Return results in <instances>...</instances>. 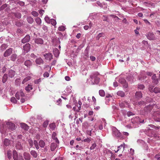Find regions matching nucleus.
<instances>
[{
	"instance_id": "obj_36",
	"label": "nucleus",
	"mask_w": 160,
	"mask_h": 160,
	"mask_svg": "<svg viewBox=\"0 0 160 160\" xmlns=\"http://www.w3.org/2000/svg\"><path fill=\"white\" fill-rule=\"evenodd\" d=\"M49 127L51 129L53 130L55 129L56 128V125L55 123H52L49 124Z\"/></svg>"
},
{
	"instance_id": "obj_44",
	"label": "nucleus",
	"mask_w": 160,
	"mask_h": 160,
	"mask_svg": "<svg viewBox=\"0 0 160 160\" xmlns=\"http://www.w3.org/2000/svg\"><path fill=\"white\" fill-rule=\"evenodd\" d=\"M12 152L10 150H8L7 152V155L8 158L10 159L12 157Z\"/></svg>"
},
{
	"instance_id": "obj_35",
	"label": "nucleus",
	"mask_w": 160,
	"mask_h": 160,
	"mask_svg": "<svg viewBox=\"0 0 160 160\" xmlns=\"http://www.w3.org/2000/svg\"><path fill=\"white\" fill-rule=\"evenodd\" d=\"M27 20L28 22L30 24L32 23L33 21V19L31 17H28L27 18Z\"/></svg>"
},
{
	"instance_id": "obj_31",
	"label": "nucleus",
	"mask_w": 160,
	"mask_h": 160,
	"mask_svg": "<svg viewBox=\"0 0 160 160\" xmlns=\"http://www.w3.org/2000/svg\"><path fill=\"white\" fill-rule=\"evenodd\" d=\"M117 95L121 97H123L125 96L124 92L122 91H119L117 93Z\"/></svg>"
},
{
	"instance_id": "obj_10",
	"label": "nucleus",
	"mask_w": 160,
	"mask_h": 160,
	"mask_svg": "<svg viewBox=\"0 0 160 160\" xmlns=\"http://www.w3.org/2000/svg\"><path fill=\"white\" fill-rule=\"evenodd\" d=\"M24 64L28 68H29L32 66V62L29 60H27L24 62Z\"/></svg>"
},
{
	"instance_id": "obj_62",
	"label": "nucleus",
	"mask_w": 160,
	"mask_h": 160,
	"mask_svg": "<svg viewBox=\"0 0 160 160\" xmlns=\"http://www.w3.org/2000/svg\"><path fill=\"white\" fill-rule=\"evenodd\" d=\"M143 21L146 24H148L149 25H151V23L147 19H144Z\"/></svg>"
},
{
	"instance_id": "obj_28",
	"label": "nucleus",
	"mask_w": 160,
	"mask_h": 160,
	"mask_svg": "<svg viewBox=\"0 0 160 160\" xmlns=\"http://www.w3.org/2000/svg\"><path fill=\"white\" fill-rule=\"evenodd\" d=\"M101 37L105 38V35L104 33H99L96 37V39L97 40H99L100 38Z\"/></svg>"
},
{
	"instance_id": "obj_30",
	"label": "nucleus",
	"mask_w": 160,
	"mask_h": 160,
	"mask_svg": "<svg viewBox=\"0 0 160 160\" xmlns=\"http://www.w3.org/2000/svg\"><path fill=\"white\" fill-rule=\"evenodd\" d=\"M17 55L16 54H12L10 58L11 60L13 61H15L17 58Z\"/></svg>"
},
{
	"instance_id": "obj_34",
	"label": "nucleus",
	"mask_w": 160,
	"mask_h": 160,
	"mask_svg": "<svg viewBox=\"0 0 160 160\" xmlns=\"http://www.w3.org/2000/svg\"><path fill=\"white\" fill-rule=\"evenodd\" d=\"M8 78V75L7 74H5L2 78V82L3 83H5L7 81Z\"/></svg>"
},
{
	"instance_id": "obj_57",
	"label": "nucleus",
	"mask_w": 160,
	"mask_h": 160,
	"mask_svg": "<svg viewBox=\"0 0 160 160\" xmlns=\"http://www.w3.org/2000/svg\"><path fill=\"white\" fill-rule=\"evenodd\" d=\"M56 133L55 132H52V139H54L55 138H56Z\"/></svg>"
},
{
	"instance_id": "obj_1",
	"label": "nucleus",
	"mask_w": 160,
	"mask_h": 160,
	"mask_svg": "<svg viewBox=\"0 0 160 160\" xmlns=\"http://www.w3.org/2000/svg\"><path fill=\"white\" fill-rule=\"evenodd\" d=\"M8 129L11 131H13L15 129V125L11 122H8L7 123ZM8 129L6 128V125L2 124L0 127V132L2 133V137L5 136L7 133Z\"/></svg>"
},
{
	"instance_id": "obj_60",
	"label": "nucleus",
	"mask_w": 160,
	"mask_h": 160,
	"mask_svg": "<svg viewBox=\"0 0 160 160\" xmlns=\"http://www.w3.org/2000/svg\"><path fill=\"white\" fill-rule=\"evenodd\" d=\"M49 76V74L47 72H46L43 74V76L44 77H48Z\"/></svg>"
},
{
	"instance_id": "obj_24",
	"label": "nucleus",
	"mask_w": 160,
	"mask_h": 160,
	"mask_svg": "<svg viewBox=\"0 0 160 160\" xmlns=\"http://www.w3.org/2000/svg\"><path fill=\"white\" fill-rule=\"evenodd\" d=\"M16 147L17 149L19 150L22 149L23 148L20 142H18L16 143Z\"/></svg>"
},
{
	"instance_id": "obj_29",
	"label": "nucleus",
	"mask_w": 160,
	"mask_h": 160,
	"mask_svg": "<svg viewBox=\"0 0 160 160\" xmlns=\"http://www.w3.org/2000/svg\"><path fill=\"white\" fill-rule=\"evenodd\" d=\"M96 4L101 8H103L106 6L105 3H101L99 1H97Z\"/></svg>"
},
{
	"instance_id": "obj_51",
	"label": "nucleus",
	"mask_w": 160,
	"mask_h": 160,
	"mask_svg": "<svg viewBox=\"0 0 160 160\" xmlns=\"http://www.w3.org/2000/svg\"><path fill=\"white\" fill-rule=\"evenodd\" d=\"M96 146V143H94L92 144V146L90 147V149L91 150L94 149Z\"/></svg>"
},
{
	"instance_id": "obj_14",
	"label": "nucleus",
	"mask_w": 160,
	"mask_h": 160,
	"mask_svg": "<svg viewBox=\"0 0 160 160\" xmlns=\"http://www.w3.org/2000/svg\"><path fill=\"white\" fill-rule=\"evenodd\" d=\"M57 147V144L54 142H52L50 144V150L52 152L54 151L55 149H56Z\"/></svg>"
},
{
	"instance_id": "obj_49",
	"label": "nucleus",
	"mask_w": 160,
	"mask_h": 160,
	"mask_svg": "<svg viewBox=\"0 0 160 160\" xmlns=\"http://www.w3.org/2000/svg\"><path fill=\"white\" fill-rule=\"evenodd\" d=\"M15 15L16 17L18 18H20L21 17V14L19 12H17L15 13Z\"/></svg>"
},
{
	"instance_id": "obj_37",
	"label": "nucleus",
	"mask_w": 160,
	"mask_h": 160,
	"mask_svg": "<svg viewBox=\"0 0 160 160\" xmlns=\"http://www.w3.org/2000/svg\"><path fill=\"white\" fill-rule=\"evenodd\" d=\"M35 21L37 23L38 25H40L42 21L40 18L39 17L35 19Z\"/></svg>"
},
{
	"instance_id": "obj_32",
	"label": "nucleus",
	"mask_w": 160,
	"mask_h": 160,
	"mask_svg": "<svg viewBox=\"0 0 160 160\" xmlns=\"http://www.w3.org/2000/svg\"><path fill=\"white\" fill-rule=\"evenodd\" d=\"M30 154L34 158H36L37 157V153L34 150H32L30 152Z\"/></svg>"
},
{
	"instance_id": "obj_11",
	"label": "nucleus",
	"mask_w": 160,
	"mask_h": 160,
	"mask_svg": "<svg viewBox=\"0 0 160 160\" xmlns=\"http://www.w3.org/2000/svg\"><path fill=\"white\" fill-rule=\"evenodd\" d=\"M30 38V36L28 35H27L22 40L21 42L23 43H27L29 41Z\"/></svg>"
},
{
	"instance_id": "obj_25",
	"label": "nucleus",
	"mask_w": 160,
	"mask_h": 160,
	"mask_svg": "<svg viewBox=\"0 0 160 160\" xmlns=\"http://www.w3.org/2000/svg\"><path fill=\"white\" fill-rule=\"evenodd\" d=\"M13 158L14 160H18L17 152L15 150H14L13 151Z\"/></svg>"
},
{
	"instance_id": "obj_33",
	"label": "nucleus",
	"mask_w": 160,
	"mask_h": 160,
	"mask_svg": "<svg viewBox=\"0 0 160 160\" xmlns=\"http://www.w3.org/2000/svg\"><path fill=\"white\" fill-rule=\"evenodd\" d=\"M33 88L32 86L30 84H28V85L25 87V90L28 92H29L31 90H32Z\"/></svg>"
},
{
	"instance_id": "obj_45",
	"label": "nucleus",
	"mask_w": 160,
	"mask_h": 160,
	"mask_svg": "<svg viewBox=\"0 0 160 160\" xmlns=\"http://www.w3.org/2000/svg\"><path fill=\"white\" fill-rule=\"evenodd\" d=\"M15 25L18 27H21L22 25V22L20 21H17L16 22Z\"/></svg>"
},
{
	"instance_id": "obj_48",
	"label": "nucleus",
	"mask_w": 160,
	"mask_h": 160,
	"mask_svg": "<svg viewBox=\"0 0 160 160\" xmlns=\"http://www.w3.org/2000/svg\"><path fill=\"white\" fill-rule=\"evenodd\" d=\"M65 29L66 28L64 26H62L58 28V29L60 31H63L65 30Z\"/></svg>"
},
{
	"instance_id": "obj_59",
	"label": "nucleus",
	"mask_w": 160,
	"mask_h": 160,
	"mask_svg": "<svg viewBox=\"0 0 160 160\" xmlns=\"http://www.w3.org/2000/svg\"><path fill=\"white\" fill-rule=\"evenodd\" d=\"M71 88V87H67L66 89V91H67L68 93H70L72 92V90L70 88Z\"/></svg>"
},
{
	"instance_id": "obj_21",
	"label": "nucleus",
	"mask_w": 160,
	"mask_h": 160,
	"mask_svg": "<svg viewBox=\"0 0 160 160\" xmlns=\"http://www.w3.org/2000/svg\"><path fill=\"white\" fill-rule=\"evenodd\" d=\"M120 108H123L128 106V103L126 102H120L119 104Z\"/></svg>"
},
{
	"instance_id": "obj_7",
	"label": "nucleus",
	"mask_w": 160,
	"mask_h": 160,
	"mask_svg": "<svg viewBox=\"0 0 160 160\" xmlns=\"http://www.w3.org/2000/svg\"><path fill=\"white\" fill-rule=\"evenodd\" d=\"M119 82L123 85V87L124 88H127L128 87V84L126 82V80L124 78H120L119 80Z\"/></svg>"
},
{
	"instance_id": "obj_17",
	"label": "nucleus",
	"mask_w": 160,
	"mask_h": 160,
	"mask_svg": "<svg viewBox=\"0 0 160 160\" xmlns=\"http://www.w3.org/2000/svg\"><path fill=\"white\" fill-rule=\"evenodd\" d=\"M23 157L25 160H30L31 159V156L27 152H25L23 154Z\"/></svg>"
},
{
	"instance_id": "obj_58",
	"label": "nucleus",
	"mask_w": 160,
	"mask_h": 160,
	"mask_svg": "<svg viewBox=\"0 0 160 160\" xmlns=\"http://www.w3.org/2000/svg\"><path fill=\"white\" fill-rule=\"evenodd\" d=\"M15 97L17 99H20V94L18 92H17L15 94Z\"/></svg>"
},
{
	"instance_id": "obj_6",
	"label": "nucleus",
	"mask_w": 160,
	"mask_h": 160,
	"mask_svg": "<svg viewBox=\"0 0 160 160\" xmlns=\"http://www.w3.org/2000/svg\"><path fill=\"white\" fill-rule=\"evenodd\" d=\"M153 107L152 105H149L146 106L144 109V115L148 114L150 113Z\"/></svg>"
},
{
	"instance_id": "obj_12",
	"label": "nucleus",
	"mask_w": 160,
	"mask_h": 160,
	"mask_svg": "<svg viewBox=\"0 0 160 160\" xmlns=\"http://www.w3.org/2000/svg\"><path fill=\"white\" fill-rule=\"evenodd\" d=\"M43 56L46 59L49 60V61H51L52 58V55L50 53H46L43 55Z\"/></svg>"
},
{
	"instance_id": "obj_20",
	"label": "nucleus",
	"mask_w": 160,
	"mask_h": 160,
	"mask_svg": "<svg viewBox=\"0 0 160 160\" xmlns=\"http://www.w3.org/2000/svg\"><path fill=\"white\" fill-rule=\"evenodd\" d=\"M53 54L56 57H58L59 54V50L57 48H55L53 50Z\"/></svg>"
},
{
	"instance_id": "obj_43",
	"label": "nucleus",
	"mask_w": 160,
	"mask_h": 160,
	"mask_svg": "<svg viewBox=\"0 0 160 160\" xmlns=\"http://www.w3.org/2000/svg\"><path fill=\"white\" fill-rule=\"evenodd\" d=\"M11 101L13 103H16L17 102V100L14 97H12L10 99Z\"/></svg>"
},
{
	"instance_id": "obj_3",
	"label": "nucleus",
	"mask_w": 160,
	"mask_h": 160,
	"mask_svg": "<svg viewBox=\"0 0 160 160\" xmlns=\"http://www.w3.org/2000/svg\"><path fill=\"white\" fill-rule=\"evenodd\" d=\"M112 134L113 136L119 138L120 139H123L124 138L123 136L122 135L121 133L115 128H113L112 129Z\"/></svg>"
},
{
	"instance_id": "obj_5",
	"label": "nucleus",
	"mask_w": 160,
	"mask_h": 160,
	"mask_svg": "<svg viewBox=\"0 0 160 160\" xmlns=\"http://www.w3.org/2000/svg\"><path fill=\"white\" fill-rule=\"evenodd\" d=\"M147 38L150 40H155L157 38L152 32H148L146 34Z\"/></svg>"
},
{
	"instance_id": "obj_13",
	"label": "nucleus",
	"mask_w": 160,
	"mask_h": 160,
	"mask_svg": "<svg viewBox=\"0 0 160 160\" xmlns=\"http://www.w3.org/2000/svg\"><path fill=\"white\" fill-rule=\"evenodd\" d=\"M140 121V118L138 117H135L132 118L131 120V122L133 124H138Z\"/></svg>"
},
{
	"instance_id": "obj_39",
	"label": "nucleus",
	"mask_w": 160,
	"mask_h": 160,
	"mask_svg": "<svg viewBox=\"0 0 160 160\" xmlns=\"http://www.w3.org/2000/svg\"><path fill=\"white\" fill-rule=\"evenodd\" d=\"M99 95L102 97H104L105 95V93L104 90H100L99 92Z\"/></svg>"
},
{
	"instance_id": "obj_16",
	"label": "nucleus",
	"mask_w": 160,
	"mask_h": 160,
	"mask_svg": "<svg viewBox=\"0 0 160 160\" xmlns=\"http://www.w3.org/2000/svg\"><path fill=\"white\" fill-rule=\"evenodd\" d=\"M35 62L37 64L39 65L43 64L44 63L43 60L41 58H37L36 59Z\"/></svg>"
},
{
	"instance_id": "obj_19",
	"label": "nucleus",
	"mask_w": 160,
	"mask_h": 160,
	"mask_svg": "<svg viewBox=\"0 0 160 160\" xmlns=\"http://www.w3.org/2000/svg\"><path fill=\"white\" fill-rule=\"evenodd\" d=\"M8 72L9 76L11 78L13 77L15 75V72L12 69L9 70Z\"/></svg>"
},
{
	"instance_id": "obj_56",
	"label": "nucleus",
	"mask_w": 160,
	"mask_h": 160,
	"mask_svg": "<svg viewBox=\"0 0 160 160\" xmlns=\"http://www.w3.org/2000/svg\"><path fill=\"white\" fill-rule=\"evenodd\" d=\"M18 92L21 97H23L24 96V94L22 90H21L19 92Z\"/></svg>"
},
{
	"instance_id": "obj_9",
	"label": "nucleus",
	"mask_w": 160,
	"mask_h": 160,
	"mask_svg": "<svg viewBox=\"0 0 160 160\" xmlns=\"http://www.w3.org/2000/svg\"><path fill=\"white\" fill-rule=\"evenodd\" d=\"M31 48V45L29 43H27L23 46V49L25 53L28 52Z\"/></svg>"
},
{
	"instance_id": "obj_2",
	"label": "nucleus",
	"mask_w": 160,
	"mask_h": 160,
	"mask_svg": "<svg viewBox=\"0 0 160 160\" xmlns=\"http://www.w3.org/2000/svg\"><path fill=\"white\" fill-rule=\"evenodd\" d=\"M98 74L97 72H94L90 75L89 82L91 84H97L99 83L100 78L98 77Z\"/></svg>"
},
{
	"instance_id": "obj_4",
	"label": "nucleus",
	"mask_w": 160,
	"mask_h": 160,
	"mask_svg": "<svg viewBox=\"0 0 160 160\" xmlns=\"http://www.w3.org/2000/svg\"><path fill=\"white\" fill-rule=\"evenodd\" d=\"M153 87L152 85L149 86L148 90L151 92H154L155 93H160V88L156 87L154 88Z\"/></svg>"
},
{
	"instance_id": "obj_42",
	"label": "nucleus",
	"mask_w": 160,
	"mask_h": 160,
	"mask_svg": "<svg viewBox=\"0 0 160 160\" xmlns=\"http://www.w3.org/2000/svg\"><path fill=\"white\" fill-rule=\"evenodd\" d=\"M8 46L7 44H3L1 46V48L2 50H4L8 48Z\"/></svg>"
},
{
	"instance_id": "obj_22",
	"label": "nucleus",
	"mask_w": 160,
	"mask_h": 160,
	"mask_svg": "<svg viewBox=\"0 0 160 160\" xmlns=\"http://www.w3.org/2000/svg\"><path fill=\"white\" fill-rule=\"evenodd\" d=\"M20 126L22 128L26 130H28L29 129V127L25 123H21Z\"/></svg>"
},
{
	"instance_id": "obj_50",
	"label": "nucleus",
	"mask_w": 160,
	"mask_h": 160,
	"mask_svg": "<svg viewBox=\"0 0 160 160\" xmlns=\"http://www.w3.org/2000/svg\"><path fill=\"white\" fill-rule=\"evenodd\" d=\"M44 19L47 22L49 23L50 22V20L48 16H46L45 17Z\"/></svg>"
},
{
	"instance_id": "obj_8",
	"label": "nucleus",
	"mask_w": 160,
	"mask_h": 160,
	"mask_svg": "<svg viewBox=\"0 0 160 160\" xmlns=\"http://www.w3.org/2000/svg\"><path fill=\"white\" fill-rule=\"evenodd\" d=\"M13 49L10 48L6 50L3 56L4 57H8L10 56L12 53Z\"/></svg>"
},
{
	"instance_id": "obj_47",
	"label": "nucleus",
	"mask_w": 160,
	"mask_h": 160,
	"mask_svg": "<svg viewBox=\"0 0 160 160\" xmlns=\"http://www.w3.org/2000/svg\"><path fill=\"white\" fill-rule=\"evenodd\" d=\"M48 121L46 120L43 123V126L44 128H46L47 127L48 125Z\"/></svg>"
},
{
	"instance_id": "obj_54",
	"label": "nucleus",
	"mask_w": 160,
	"mask_h": 160,
	"mask_svg": "<svg viewBox=\"0 0 160 160\" xmlns=\"http://www.w3.org/2000/svg\"><path fill=\"white\" fill-rule=\"evenodd\" d=\"M134 114L132 112H128L127 113V115L128 117H130L131 115H133Z\"/></svg>"
},
{
	"instance_id": "obj_61",
	"label": "nucleus",
	"mask_w": 160,
	"mask_h": 160,
	"mask_svg": "<svg viewBox=\"0 0 160 160\" xmlns=\"http://www.w3.org/2000/svg\"><path fill=\"white\" fill-rule=\"evenodd\" d=\"M77 108L76 112H79L81 109V106H79L78 105H76Z\"/></svg>"
},
{
	"instance_id": "obj_41",
	"label": "nucleus",
	"mask_w": 160,
	"mask_h": 160,
	"mask_svg": "<svg viewBox=\"0 0 160 160\" xmlns=\"http://www.w3.org/2000/svg\"><path fill=\"white\" fill-rule=\"evenodd\" d=\"M50 22L53 26L55 25L56 24V22L54 19H50Z\"/></svg>"
},
{
	"instance_id": "obj_64",
	"label": "nucleus",
	"mask_w": 160,
	"mask_h": 160,
	"mask_svg": "<svg viewBox=\"0 0 160 160\" xmlns=\"http://www.w3.org/2000/svg\"><path fill=\"white\" fill-rule=\"evenodd\" d=\"M154 119L157 122H160V117H156L154 118Z\"/></svg>"
},
{
	"instance_id": "obj_40",
	"label": "nucleus",
	"mask_w": 160,
	"mask_h": 160,
	"mask_svg": "<svg viewBox=\"0 0 160 160\" xmlns=\"http://www.w3.org/2000/svg\"><path fill=\"white\" fill-rule=\"evenodd\" d=\"M28 142L30 147H32L33 146V142L32 140L31 139H29L28 140Z\"/></svg>"
},
{
	"instance_id": "obj_27",
	"label": "nucleus",
	"mask_w": 160,
	"mask_h": 160,
	"mask_svg": "<svg viewBox=\"0 0 160 160\" xmlns=\"http://www.w3.org/2000/svg\"><path fill=\"white\" fill-rule=\"evenodd\" d=\"M122 148H123V150L125 148V144L124 143H123V144H121L119 146H118V149L116 151H115L116 152H118Z\"/></svg>"
},
{
	"instance_id": "obj_18",
	"label": "nucleus",
	"mask_w": 160,
	"mask_h": 160,
	"mask_svg": "<svg viewBox=\"0 0 160 160\" xmlns=\"http://www.w3.org/2000/svg\"><path fill=\"white\" fill-rule=\"evenodd\" d=\"M135 98L139 99L141 98L142 96V94L141 91L137 92L135 94Z\"/></svg>"
},
{
	"instance_id": "obj_63",
	"label": "nucleus",
	"mask_w": 160,
	"mask_h": 160,
	"mask_svg": "<svg viewBox=\"0 0 160 160\" xmlns=\"http://www.w3.org/2000/svg\"><path fill=\"white\" fill-rule=\"evenodd\" d=\"M7 7L6 4H4L2 5L0 8V10H2Z\"/></svg>"
},
{
	"instance_id": "obj_52",
	"label": "nucleus",
	"mask_w": 160,
	"mask_h": 160,
	"mask_svg": "<svg viewBox=\"0 0 160 160\" xmlns=\"http://www.w3.org/2000/svg\"><path fill=\"white\" fill-rule=\"evenodd\" d=\"M30 79V78L28 77H27L26 78H24L23 81H22V84H24V83H25V82H27Z\"/></svg>"
},
{
	"instance_id": "obj_46",
	"label": "nucleus",
	"mask_w": 160,
	"mask_h": 160,
	"mask_svg": "<svg viewBox=\"0 0 160 160\" xmlns=\"http://www.w3.org/2000/svg\"><path fill=\"white\" fill-rule=\"evenodd\" d=\"M32 14L34 17H37L38 15V14L35 11H33L31 12Z\"/></svg>"
},
{
	"instance_id": "obj_38",
	"label": "nucleus",
	"mask_w": 160,
	"mask_h": 160,
	"mask_svg": "<svg viewBox=\"0 0 160 160\" xmlns=\"http://www.w3.org/2000/svg\"><path fill=\"white\" fill-rule=\"evenodd\" d=\"M138 89L143 90L145 88L144 85L142 84H138Z\"/></svg>"
},
{
	"instance_id": "obj_15",
	"label": "nucleus",
	"mask_w": 160,
	"mask_h": 160,
	"mask_svg": "<svg viewBox=\"0 0 160 160\" xmlns=\"http://www.w3.org/2000/svg\"><path fill=\"white\" fill-rule=\"evenodd\" d=\"M34 42L38 44H42L43 43V40L41 38H37L34 40Z\"/></svg>"
},
{
	"instance_id": "obj_53",
	"label": "nucleus",
	"mask_w": 160,
	"mask_h": 160,
	"mask_svg": "<svg viewBox=\"0 0 160 160\" xmlns=\"http://www.w3.org/2000/svg\"><path fill=\"white\" fill-rule=\"evenodd\" d=\"M87 73V70L86 69H84L82 70V73L83 75H86Z\"/></svg>"
},
{
	"instance_id": "obj_26",
	"label": "nucleus",
	"mask_w": 160,
	"mask_h": 160,
	"mask_svg": "<svg viewBox=\"0 0 160 160\" xmlns=\"http://www.w3.org/2000/svg\"><path fill=\"white\" fill-rule=\"evenodd\" d=\"M38 144L40 147L42 148L44 147L45 144V142L43 140H41L38 142Z\"/></svg>"
},
{
	"instance_id": "obj_23",
	"label": "nucleus",
	"mask_w": 160,
	"mask_h": 160,
	"mask_svg": "<svg viewBox=\"0 0 160 160\" xmlns=\"http://www.w3.org/2000/svg\"><path fill=\"white\" fill-rule=\"evenodd\" d=\"M3 143L4 146H8L10 143V141L8 139L5 138L3 142Z\"/></svg>"
},
{
	"instance_id": "obj_55",
	"label": "nucleus",
	"mask_w": 160,
	"mask_h": 160,
	"mask_svg": "<svg viewBox=\"0 0 160 160\" xmlns=\"http://www.w3.org/2000/svg\"><path fill=\"white\" fill-rule=\"evenodd\" d=\"M154 158L156 160H160V157H159V154H157L156 155Z\"/></svg>"
}]
</instances>
